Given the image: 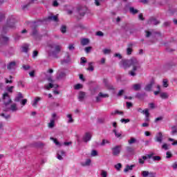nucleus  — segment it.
<instances>
[{
	"mask_svg": "<svg viewBox=\"0 0 177 177\" xmlns=\"http://www.w3.org/2000/svg\"><path fill=\"white\" fill-rule=\"evenodd\" d=\"M119 66L124 70L129 68V67L132 66V70L129 71V74L131 75V77H135V75H136L135 71H138V70L140 68V63H139L138 59L135 57H132L130 59H122L119 63Z\"/></svg>",
	"mask_w": 177,
	"mask_h": 177,
	"instance_id": "obj_1",
	"label": "nucleus"
},
{
	"mask_svg": "<svg viewBox=\"0 0 177 177\" xmlns=\"http://www.w3.org/2000/svg\"><path fill=\"white\" fill-rule=\"evenodd\" d=\"M49 46L50 48L48 51L49 56H53V57L57 59V57H59L57 54L60 53V50H62V46L57 44H50Z\"/></svg>",
	"mask_w": 177,
	"mask_h": 177,
	"instance_id": "obj_2",
	"label": "nucleus"
},
{
	"mask_svg": "<svg viewBox=\"0 0 177 177\" xmlns=\"http://www.w3.org/2000/svg\"><path fill=\"white\" fill-rule=\"evenodd\" d=\"M2 99L5 106H8V104H10V103H12L10 96H9V93H5L3 94Z\"/></svg>",
	"mask_w": 177,
	"mask_h": 177,
	"instance_id": "obj_3",
	"label": "nucleus"
},
{
	"mask_svg": "<svg viewBox=\"0 0 177 177\" xmlns=\"http://www.w3.org/2000/svg\"><path fill=\"white\" fill-rule=\"evenodd\" d=\"M112 154L115 156H120V153H121V145H117L111 149Z\"/></svg>",
	"mask_w": 177,
	"mask_h": 177,
	"instance_id": "obj_4",
	"label": "nucleus"
},
{
	"mask_svg": "<svg viewBox=\"0 0 177 177\" xmlns=\"http://www.w3.org/2000/svg\"><path fill=\"white\" fill-rule=\"evenodd\" d=\"M15 24H16V19H15V17H11L8 19L7 25L8 27H10V28H13V27H15Z\"/></svg>",
	"mask_w": 177,
	"mask_h": 177,
	"instance_id": "obj_5",
	"label": "nucleus"
},
{
	"mask_svg": "<svg viewBox=\"0 0 177 177\" xmlns=\"http://www.w3.org/2000/svg\"><path fill=\"white\" fill-rule=\"evenodd\" d=\"M154 84H155L154 79H151L150 82L145 86V91H146L147 92H150V91H151V88H153V85H154Z\"/></svg>",
	"mask_w": 177,
	"mask_h": 177,
	"instance_id": "obj_6",
	"label": "nucleus"
},
{
	"mask_svg": "<svg viewBox=\"0 0 177 177\" xmlns=\"http://www.w3.org/2000/svg\"><path fill=\"white\" fill-rule=\"evenodd\" d=\"M133 44L129 43L127 45V48L126 49V54L128 56H130V55H132V52H133Z\"/></svg>",
	"mask_w": 177,
	"mask_h": 177,
	"instance_id": "obj_7",
	"label": "nucleus"
},
{
	"mask_svg": "<svg viewBox=\"0 0 177 177\" xmlns=\"http://www.w3.org/2000/svg\"><path fill=\"white\" fill-rule=\"evenodd\" d=\"M91 139H92V133L86 132L83 137V141L88 143Z\"/></svg>",
	"mask_w": 177,
	"mask_h": 177,
	"instance_id": "obj_8",
	"label": "nucleus"
},
{
	"mask_svg": "<svg viewBox=\"0 0 177 177\" xmlns=\"http://www.w3.org/2000/svg\"><path fill=\"white\" fill-rule=\"evenodd\" d=\"M104 84H105V86L109 89V91H114L115 88H114V86L109 84V81L106 79H104Z\"/></svg>",
	"mask_w": 177,
	"mask_h": 177,
	"instance_id": "obj_9",
	"label": "nucleus"
},
{
	"mask_svg": "<svg viewBox=\"0 0 177 177\" xmlns=\"http://www.w3.org/2000/svg\"><path fill=\"white\" fill-rule=\"evenodd\" d=\"M148 24H153V26H157L160 24V21L157 20L156 18H150L148 21Z\"/></svg>",
	"mask_w": 177,
	"mask_h": 177,
	"instance_id": "obj_10",
	"label": "nucleus"
},
{
	"mask_svg": "<svg viewBox=\"0 0 177 177\" xmlns=\"http://www.w3.org/2000/svg\"><path fill=\"white\" fill-rule=\"evenodd\" d=\"M78 13L80 16H85V13H86V8L85 7H79L78 8Z\"/></svg>",
	"mask_w": 177,
	"mask_h": 177,
	"instance_id": "obj_11",
	"label": "nucleus"
},
{
	"mask_svg": "<svg viewBox=\"0 0 177 177\" xmlns=\"http://www.w3.org/2000/svg\"><path fill=\"white\" fill-rule=\"evenodd\" d=\"M8 41H9V38H8L7 37H5L3 35H1L0 37V44H1V45H5V44H6Z\"/></svg>",
	"mask_w": 177,
	"mask_h": 177,
	"instance_id": "obj_12",
	"label": "nucleus"
},
{
	"mask_svg": "<svg viewBox=\"0 0 177 177\" xmlns=\"http://www.w3.org/2000/svg\"><path fill=\"white\" fill-rule=\"evenodd\" d=\"M47 21H59V19L57 18V15H54V16H49L48 17V18L46 19Z\"/></svg>",
	"mask_w": 177,
	"mask_h": 177,
	"instance_id": "obj_13",
	"label": "nucleus"
},
{
	"mask_svg": "<svg viewBox=\"0 0 177 177\" xmlns=\"http://www.w3.org/2000/svg\"><path fill=\"white\" fill-rule=\"evenodd\" d=\"M15 67H16V62H15V61L10 62L7 65L8 70H13V68H15Z\"/></svg>",
	"mask_w": 177,
	"mask_h": 177,
	"instance_id": "obj_14",
	"label": "nucleus"
},
{
	"mask_svg": "<svg viewBox=\"0 0 177 177\" xmlns=\"http://www.w3.org/2000/svg\"><path fill=\"white\" fill-rule=\"evenodd\" d=\"M170 134L172 136H175V135L177 134V126H172L171 127Z\"/></svg>",
	"mask_w": 177,
	"mask_h": 177,
	"instance_id": "obj_15",
	"label": "nucleus"
},
{
	"mask_svg": "<svg viewBox=\"0 0 177 177\" xmlns=\"http://www.w3.org/2000/svg\"><path fill=\"white\" fill-rule=\"evenodd\" d=\"M133 168H135V165H127L126 166V167L124 169V172H129V171H132V169H133Z\"/></svg>",
	"mask_w": 177,
	"mask_h": 177,
	"instance_id": "obj_16",
	"label": "nucleus"
},
{
	"mask_svg": "<svg viewBox=\"0 0 177 177\" xmlns=\"http://www.w3.org/2000/svg\"><path fill=\"white\" fill-rule=\"evenodd\" d=\"M156 141L159 142V143H161L162 142V133L159 132L158 133V136L156 137Z\"/></svg>",
	"mask_w": 177,
	"mask_h": 177,
	"instance_id": "obj_17",
	"label": "nucleus"
},
{
	"mask_svg": "<svg viewBox=\"0 0 177 177\" xmlns=\"http://www.w3.org/2000/svg\"><path fill=\"white\" fill-rule=\"evenodd\" d=\"M85 92L84 91H80L79 93V96H78V99L80 100V102H82V100H84V99L85 98Z\"/></svg>",
	"mask_w": 177,
	"mask_h": 177,
	"instance_id": "obj_18",
	"label": "nucleus"
},
{
	"mask_svg": "<svg viewBox=\"0 0 177 177\" xmlns=\"http://www.w3.org/2000/svg\"><path fill=\"white\" fill-rule=\"evenodd\" d=\"M24 97L21 93H18L17 96L15 99V102H21V99Z\"/></svg>",
	"mask_w": 177,
	"mask_h": 177,
	"instance_id": "obj_19",
	"label": "nucleus"
},
{
	"mask_svg": "<svg viewBox=\"0 0 177 177\" xmlns=\"http://www.w3.org/2000/svg\"><path fill=\"white\" fill-rule=\"evenodd\" d=\"M66 77V73L60 72L57 75V80H63V78Z\"/></svg>",
	"mask_w": 177,
	"mask_h": 177,
	"instance_id": "obj_20",
	"label": "nucleus"
},
{
	"mask_svg": "<svg viewBox=\"0 0 177 177\" xmlns=\"http://www.w3.org/2000/svg\"><path fill=\"white\" fill-rule=\"evenodd\" d=\"M62 64H66L67 63H70V55L68 54L66 55V57L61 62Z\"/></svg>",
	"mask_w": 177,
	"mask_h": 177,
	"instance_id": "obj_21",
	"label": "nucleus"
},
{
	"mask_svg": "<svg viewBox=\"0 0 177 177\" xmlns=\"http://www.w3.org/2000/svg\"><path fill=\"white\" fill-rule=\"evenodd\" d=\"M80 44L81 45H82V46H85L86 45L89 44V39H82L80 41Z\"/></svg>",
	"mask_w": 177,
	"mask_h": 177,
	"instance_id": "obj_22",
	"label": "nucleus"
},
{
	"mask_svg": "<svg viewBox=\"0 0 177 177\" xmlns=\"http://www.w3.org/2000/svg\"><path fill=\"white\" fill-rule=\"evenodd\" d=\"M10 110L12 111V113H15V111H17V110H19V109L17 108V104H11L10 107Z\"/></svg>",
	"mask_w": 177,
	"mask_h": 177,
	"instance_id": "obj_23",
	"label": "nucleus"
},
{
	"mask_svg": "<svg viewBox=\"0 0 177 177\" xmlns=\"http://www.w3.org/2000/svg\"><path fill=\"white\" fill-rule=\"evenodd\" d=\"M132 88L133 91H140L142 85L140 84H133Z\"/></svg>",
	"mask_w": 177,
	"mask_h": 177,
	"instance_id": "obj_24",
	"label": "nucleus"
},
{
	"mask_svg": "<svg viewBox=\"0 0 177 177\" xmlns=\"http://www.w3.org/2000/svg\"><path fill=\"white\" fill-rule=\"evenodd\" d=\"M66 118H68V124H73V122H74V119H73V115L68 114L66 115Z\"/></svg>",
	"mask_w": 177,
	"mask_h": 177,
	"instance_id": "obj_25",
	"label": "nucleus"
},
{
	"mask_svg": "<svg viewBox=\"0 0 177 177\" xmlns=\"http://www.w3.org/2000/svg\"><path fill=\"white\" fill-rule=\"evenodd\" d=\"M129 12L131 13V15H136L137 13H139V10L135 9L133 7L129 8Z\"/></svg>",
	"mask_w": 177,
	"mask_h": 177,
	"instance_id": "obj_26",
	"label": "nucleus"
},
{
	"mask_svg": "<svg viewBox=\"0 0 177 177\" xmlns=\"http://www.w3.org/2000/svg\"><path fill=\"white\" fill-rule=\"evenodd\" d=\"M42 98L39 97H37L36 98H35V101L32 103V106L33 107H37V104H38V102H39V100H41Z\"/></svg>",
	"mask_w": 177,
	"mask_h": 177,
	"instance_id": "obj_27",
	"label": "nucleus"
},
{
	"mask_svg": "<svg viewBox=\"0 0 177 177\" xmlns=\"http://www.w3.org/2000/svg\"><path fill=\"white\" fill-rule=\"evenodd\" d=\"M116 114H119L120 115H124V112L118 110H115L111 113V115H115Z\"/></svg>",
	"mask_w": 177,
	"mask_h": 177,
	"instance_id": "obj_28",
	"label": "nucleus"
},
{
	"mask_svg": "<svg viewBox=\"0 0 177 177\" xmlns=\"http://www.w3.org/2000/svg\"><path fill=\"white\" fill-rule=\"evenodd\" d=\"M129 145H133V143H138V140L136 138L131 137L130 140H128Z\"/></svg>",
	"mask_w": 177,
	"mask_h": 177,
	"instance_id": "obj_29",
	"label": "nucleus"
},
{
	"mask_svg": "<svg viewBox=\"0 0 177 177\" xmlns=\"http://www.w3.org/2000/svg\"><path fill=\"white\" fill-rule=\"evenodd\" d=\"M145 115L146 117L145 121H150V118H149L150 113H149V109H146L145 111Z\"/></svg>",
	"mask_w": 177,
	"mask_h": 177,
	"instance_id": "obj_30",
	"label": "nucleus"
},
{
	"mask_svg": "<svg viewBox=\"0 0 177 177\" xmlns=\"http://www.w3.org/2000/svg\"><path fill=\"white\" fill-rule=\"evenodd\" d=\"M55 127V119L50 120V122L48 123V128H53Z\"/></svg>",
	"mask_w": 177,
	"mask_h": 177,
	"instance_id": "obj_31",
	"label": "nucleus"
},
{
	"mask_svg": "<svg viewBox=\"0 0 177 177\" xmlns=\"http://www.w3.org/2000/svg\"><path fill=\"white\" fill-rule=\"evenodd\" d=\"M92 64H93V62H89L88 63V68H87L88 71H93V70H95V68H93V66H92Z\"/></svg>",
	"mask_w": 177,
	"mask_h": 177,
	"instance_id": "obj_32",
	"label": "nucleus"
},
{
	"mask_svg": "<svg viewBox=\"0 0 177 177\" xmlns=\"http://www.w3.org/2000/svg\"><path fill=\"white\" fill-rule=\"evenodd\" d=\"M160 96L162 99H168V94L167 93H160Z\"/></svg>",
	"mask_w": 177,
	"mask_h": 177,
	"instance_id": "obj_33",
	"label": "nucleus"
},
{
	"mask_svg": "<svg viewBox=\"0 0 177 177\" xmlns=\"http://www.w3.org/2000/svg\"><path fill=\"white\" fill-rule=\"evenodd\" d=\"M82 88H83V86L81 84H77L74 86V89H75L76 91L82 89Z\"/></svg>",
	"mask_w": 177,
	"mask_h": 177,
	"instance_id": "obj_34",
	"label": "nucleus"
},
{
	"mask_svg": "<svg viewBox=\"0 0 177 177\" xmlns=\"http://www.w3.org/2000/svg\"><path fill=\"white\" fill-rule=\"evenodd\" d=\"M22 52H24L25 53H27L28 52V45L26 44L22 46Z\"/></svg>",
	"mask_w": 177,
	"mask_h": 177,
	"instance_id": "obj_35",
	"label": "nucleus"
},
{
	"mask_svg": "<svg viewBox=\"0 0 177 177\" xmlns=\"http://www.w3.org/2000/svg\"><path fill=\"white\" fill-rule=\"evenodd\" d=\"M115 168L118 171H121V168H122V165H121V163H118V164L115 165Z\"/></svg>",
	"mask_w": 177,
	"mask_h": 177,
	"instance_id": "obj_36",
	"label": "nucleus"
},
{
	"mask_svg": "<svg viewBox=\"0 0 177 177\" xmlns=\"http://www.w3.org/2000/svg\"><path fill=\"white\" fill-rule=\"evenodd\" d=\"M45 89H47V91H49V89L53 88V84L49 83L48 85L44 86Z\"/></svg>",
	"mask_w": 177,
	"mask_h": 177,
	"instance_id": "obj_37",
	"label": "nucleus"
},
{
	"mask_svg": "<svg viewBox=\"0 0 177 177\" xmlns=\"http://www.w3.org/2000/svg\"><path fill=\"white\" fill-rule=\"evenodd\" d=\"M104 55H110L111 53V50L105 48L102 50Z\"/></svg>",
	"mask_w": 177,
	"mask_h": 177,
	"instance_id": "obj_38",
	"label": "nucleus"
},
{
	"mask_svg": "<svg viewBox=\"0 0 177 177\" xmlns=\"http://www.w3.org/2000/svg\"><path fill=\"white\" fill-rule=\"evenodd\" d=\"M113 132L115 133L116 138H121V133H118L116 129H113Z\"/></svg>",
	"mask_w": 177,
	"mask_h": 177,
	"instance_id": "obj_39",
	"label": "nucleus"
},
{
	"mask_svg": "<svg viewBox=\"0 0 177 177\" xmlns=\"http://www.w3.org/2000/svg\"><path fill=\"white\" fill-rule=\"evenodd\" d=\"M14 88H15V86H7L6 89H7L8 92H10V93H12Z\"/></svg>",
	"mask_w": 177,
	"mask_h": 177,
	"instance_id": "obj_40",
	"label": "nucleus"
},
{
	"mask_svg": "<svg viewBox=\"0 0 177 177\" xmlns=\"http://www.w3.org/2000/svg\"><path fill=\"white\" fill-rule=\"evenodd\" d=\"M91 159H87V160H86L85 163H84V164H82V165H83L84 167H85V166H88V165H91Z\"/></svg>",
	"mask_w": 177,
	"mask_h": 177,
	"instance_id": "obj_41",
	"label": "nucleus"
},
{
	"mask_svg": "<svg viewBox=\"0 0 177 177\" xmlns=\"http://www.w3.org/2000/svg\"><path fill=\"white\" fill-rule=\"evenodd\" d=\"M163 86L164 88H168V80L167 79L163 80Z\"/></svg>",
	"mask_w": 177,
	"mask_h": 177,
	"instance_id": "obj_42",
	"label": "nucleus"
},
{
	"mask_svg": "<svg viewBox=\"0 0 177 177\" xmlns=\"http://www.w3.org/2000/svg\"><path fill=\"white\" fill-rule=\"evenodd\" d=\"M101 176L102 177H107V171L105 170H101Z\"/></svg>",
	"mask_w": 177,
	"mask_h": 177,
	"instance_id": "obj_43",
	"label": "nucleus"
},
{
	"mask_svg": "<svg viewBox=\"0 0 177 177\" xmlns=\"http://www.w3.org/2000/svg\"><path fill=\"white\" fill-rule=\"evenodd\" d=\"M149 174H150V172L147 171H142V176L143 177H147L149 176Z\"/></svg>",
	"mask_w": 177,
	"mask_h": 177,
	"instance_id": "obj_44",
	"label": "nucleus"
},
{
	"mask_svg": "<svg viewBox=\"0 0 177 177\" xmlns=\"http://www.w3.org/2000/svg\"><path fill=\"white\" fill-rule=\"evenodd\" d=\"M99 95L101 97H103V98L109 97V94L103 93H100Z\"/></svg>",
	"mask_w": 177,
	"mask_h": 177,
	"instance_id": "obj_45",
	"label": "nucleus"
},
{
	"mask_svg": "<svg viewBox=\"0 0 177 177\" xmlns=\"http://www.w3.org/2000/svg\"><path fill=\"white\" fill-rule=\"evenodd\" d=\"M125 93V90H120L117 94V96L120 97L122 96Z\"/></svg>",
	"mask_w": 177,
	"mask_h": 177,
	"instance_id": "obj_46",
	"label": "nucleus"
},
{
	"mask_svg": "<svg viewBox=\"0 0 177 177\" xmlns=\"http://www.w3.org/2000/svg\"><path fill=\"white\" fill-rule=\"evenodd\" d=\"M1 116L3 117L5 120H9L10 118V115H5V113H1Z\"/></svg>",
	"mask_w": 177,
	"mask_h": 177,
	"instance_id": "obj_47",
	"label": "nucleus"
},
{
	"mask_svg": "<svg viewBox=\"0 0 177 177\" xmlns=\"http://www.w3.org/2000/svg\"><path fill=\"white\" fill-rule=\"evenodd\" d=\"M145 32L146 34L145 35L146 38H149V37L151 36V32H150L149 30H145Z\"/></svg>",
	"mask_w": 177,
	"mask_h": 177,
	"instance_id": "obj_48",
	"label": "nucleus"
},
{
	"mask_svg": "<svg viewBox=\"0 0 177 177\" xmlns=\"http://www.w3.org/2000/svg\"><path fill=\"white\" fill-rule=\"evenodd\" d=\"M153 161H160L161 160V157L159 156H156L152 157Z\"/></svg>",
	"mask_w": 177,
	"mask_h": 177,
	"instance_id": "obj_49",
	"label": "nucleus"
},
{
	"mask_svg": "<svg viewBox=\"0 0 177 177\" xmlns=\"http://www.w3.org/2000/svg\"><path fill=\"white\" fill-rule=\"evenodd\" d=\"M66 30H67V28L66 27V26H62L61 27V32H62L63 34L66 33Z\"/></svg>",
	"mask_w": 177,
	"mask_h": 177,
	"instance_id": "obj_50",
	"label": "nucleus"
},
{
	"mask_svg": "<svg viewBox=\"0 0 177 177\" xmlns=\"http://www.w3.org/2000/svg\"><path fill=\"white\" fill-rule=\"evenodd\" d=\"M68 49L71 51H73L74 49H75V47L74 46V44H69Z\"/></svg>",
	"mask_w": 177,
	"mask_h": 177,
	"instance_id": "obj_51",
	"label": "nucleus"
},
{
	"mask_svg": "<svg viewBox=\"0 0 177 177\" xmlns=\"http://www.w3.org/2000/svg\"><path fill=\"white\" fill-rule=\"evenodd\" d=\"M127 153H133V148L131 147H127Z\"/></svg>",
	"mask_w": 177,
	"mask_h": 177,
	"instance_id": "obj_52",
	"label": "nucleus"
},
{
	"mask_svg": "<svg viewBox=\"0 0 177 177\" xmlns=\"http://www.w3.org/2000/svg\"><path fill=\"white\" fill-rule=\"evenodd\" d=\"M57 153L60 154L62 157H66V152L63 150L58 151Z\"/></svg>",
	"mask_w": 177,
	"mask_h": 177,
	"instance_id": "obj_53",
	"label": "nucleus"
},
{
	"mask_svg": "<svg viewBox=\"0 0 177 177\" xmlns=\"http://www.w3.org/2000/svg\"><path fill=\"white\" fill-rule=\"evenodd\" d=\"M84 50H85L86 53H89V52H91V50H92V47L91 46L86 47Z\"/></svg>",
	"mask_w": 177,
	"mask_h": 177,
	"instance_id": "obj_54",
	"label": "nucleus"
},
{
	"mask_svg": "<svg viewBox=\"0 0 177 177\" xmlns=\"http://www.w3.org/2000/svg\"><path fill=\"white\" fill-rule=\"evenodd\" d=\"M96 156H97V151L93 150L91 151V157H96Z\"/></svg>",
	"mask_w": 177,
	"mask_h": 177,
	"instance_id": "obj_55",
	"label": "nucleus"
},
{
	"mask_svg": "<svg viewBox=\"0 0 177 177\" xmlns=\"http://www.w3.org/2000/svg\"><path fill=\"white\" fill-rule=\"evenodd\" d=\"M127 109H131V107H133V104L132 102H126Z\"/></svg>",
	"mask_w": 177,
	"mask_h": 177,
	"instance_id": "obj_56",
	"label": "nucleus"
},
{
	"mask_svg": "<svg viewBox=\"0 0 177 177\" xmlns=\"http://www.w3.org/2000/svg\"><path fill=\"white\" fill-rule=\"evenodd\" d=\"M24 70H30L31 68V66H30V65H23L22 66Z\"/></svg>",
	"mask_w": 177,
	"mask_h": 177,
	"instance_id": "obj_57",
	"label": "nucleus"
},
{
	"mask_svg": "<svg viewBox=\"0 0 177 177\" xmlns=\"http://www.w3.org/2000/svg\"><path fill=\"white\" fill-rule=\"evenodd\" d=\"M38 56V51L37 50H34L32 53V57L33 59H35Z\"/></svg>",
	"mask_w": 177,
	"mask_h": 177,
	"instance_id": "obj_58",
	"label": "nucleus"
},
{
	"mask_svg": "<svg viewBox=\"0 0 177 177\" xmlns=\"http://www.w3.org/2000/svg\"><path fill=\"white\" fill-rule=\"evenodd\" d=\"M96 35H97V37H103V35H104V33H103V32L102 31H97L96 32Z\"/></svg>",
	"mask_w": 177,
	"mask_h": 177,
	"instance_id": "obj_59",
	"label": "nucleus"
},
{
	"mask_svg": "<svg viewBox=\"0 0 177 177\" xmlns=\"http://www.w3.org/2000/svg\"><path fill=\"white\" fill-rule=\"evenodd\" d=\"M38 35V30L37 29L34 28L32 30V35L35 36V35Z\"/></svg>",
	"mask_w": 177,
	"mask_h": 177,
	"instance_id": "obj_60",
	"label": "nucleus"
},
{
	"mask_svg": "<svg viewBox=\"0 0 177 177\" xmlns=\"http://www.w3.org/2000/svg\"><path fill=\"white\" fill-rule=\"evenodd\" d=\"M171 157H172V153H171L169 151H167L166 153V158H171Z\"/></svg>",
	"mask_w": 177,
	"mask_h": 177,
	"instance_id": "obj_61",
	"label": "nucleus"
},
{
	"mask_svg": "<svg viewBox=\"0 0 177 177\" xmlns=\"http://www.w3.org/2000/svg\"><path fill=\"white\" fill-rule=\"evenodd\" d=\"M114 57H118V59H122V55H121V54L120 53H115L114 55Z\"/></svg>",
	"mask_w": 177,
	"mask_h": 177,
	"instance_id": "obj_62",
	"label": "nucleus"
},
{
	"mask_svg": "<svg viewBox=\"0 0 177 177\" xmlns=\"http://www.w3.org/2000/svg\"><path fill=\"white\" fill-rule=\"evenodd\" d=\"M156 174L154 172H149L148 175L149 177H156Z\"/></svg>",
	"mask_w": 177,
	"mask_h": 177,
	"instance_id": "obj_63",
	"label": "nucleus"
},
{
	"mask_svg": "<svg viewBox=\"0 0 177 177\" xmlns=\"http://www.w3.org/2000/svg\"><path fill=\"white\" fill-rule=\"evenodd\" d=\"M172 168L174 169H177V162H175L174 163H173Z\"/></svg>",
	"mask_w": 177,
	"mask_h": 177,
	"instance_id": "obj_64",
	"label": "nucleus"
}]
</instances>
